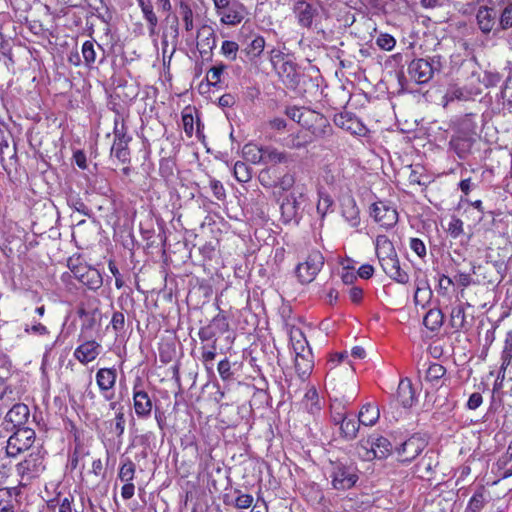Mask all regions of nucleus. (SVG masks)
Here are the masks:
<instances>
[{
  "label": "nucleus",
  "mask_w": 512,
  "mask_h": 512,
  "mask_svg": "<svg viewBox=\"0 0 512 512\" xmlns=\"http://www.w3.org/2000/svg\"><path fill=\"white\" fill-rule=\"evenodd\" d=\"M325 387L329 391L331 420L338 425L347 418L346 408L356 397L354 390L347 391L345 385L337 381L333 374H328Z\"/></svg>",
  "instance_id": "nucleus-1"
},
{
  "label": "nucleus",
  "mask_w": 512,
  "mask_h": 512,
  "mask_svg": "<svg viewBox=\"0 0 512 512\" xmlns=\"http://www.w3.org/2000/svg\"><path fill=\"white\" fill-rule=\"evenodd\" d=\"M285 113L290 119L308 129L312 128V123L317 124L319 129L313 128L312 133L318 137H324L331 132V126L328 120L319 113L311 110H303L298 107H289L286 109Z\"/></svg>",
  "instance_id": "nucleus-2"
},
{
  "label": "nucleus",
  "mask_w": 512,
  "mask_h": 512,
  "mask_svg": "<svg viewBox=\"0 0 512 512\" xmlns=\"http://www.w3.org/2000/svg\"><path fill=\"white\" fill-rule=\"evenodd\" d=\"M329 473L332 486L337 490L350 489L358 480L356 467L352 464L331 462Z\"/></svg>",
  "instance_id": "nucleus-3"
},
{
  "label": "nucleus",
  "mask_w": 512,
  "mask_h": 512,
  "mask_svg": "<svg viewBox=\"0 0 512 512\" xmlns=\"http://www.w3.org/2000/svg\"><path fill=\"white\" fill-rule=\"evenodd\" d=\"M441 68L440 58L416 59L408 66V74L418 84H424L431 80L433 74Z\"/></svg>",
  "instance_id": "nucleus-4"
},
{
  "label": "nucleus",
  "mask_w": 512,
  "mask_h": 512,
  "mask_svg": "<svg viewBox=\"0 0 512 512\" xmlns=\"http://www.w3.org/2000/svg\"><path fill=\"white\" fill-rule=\"evenodd\" d=\"M44 469V459L39 452L31 453L16 465V473L22 485H27L32 479L39 477Z\"/></svg>",
  "instance_id": "nucleus-5"
},
{
  "label": "nucleus",
  "mask_w": 512,
  "mask_h": 512,
  "mask_svg": "<svg viewBox=\"0 0 512 512\" xmlns=\"http://www.w3.org/2000/svg\"><path fill=\"white\" fill-rule=\"evenodd\" d=\"M35 441V431L29 427L17 428L7 441L6 453L15 457L19 453L28 450Z\"/></svg>",
  "instance_id": "nucleus-6"
},
{
  "label": "nucleus",
  "mask_w": 512,
  "mask_h": 512,
  "mask_svg": "<svg viewBox=\"0 0 512 512\" xmlns=\"http://www.w3.org/2000/svg\"><path fill=\"white\" fill-rule=\"evenodd\" d=\"M324 264V257L320 251H312L303 263H299L296 268V274L299 281L303 284L312 282L320 272Z\"/></svg>",
  "instance_id": "nucleus-7"
},
{
  "label": "nucleus",
  "mask_w": 512,
  "mask_h": 512,
  "mask_svg": "<svg viewBox=\"0 0 512 512\" xmlns=\"http://www.w3.org/2000/svg\"><path fill=\"white\" fill-rule=\"evenodd\" d=\"M114 136L115 139L111 148V154L122 163H126L129 161L128 143L131 138L126 134L124 123L119 124L118 121H115Z\"/></svg>",
  "instance_id": "nucleus-8"
},
{
  "label": "nucleus",
  "mask_w": 512,
  "mask_h": 512,
  "mask_svg": "<svg viewBox=\"0 0 512 512\" xmlns=\"http://www.w3.org/2000/svg\"><path fill=\"white\" fill-rule=\"evenodd\" d=\"M371 216L377 223L385 228H391L398 222L396 209L383 201L376 202L372 205Z\"/></svg>",
  "instance_id": "nucleus-9"
},
{
  "label": "nucleus",
  "mask_w": 512,
  "mask_h": 512,
  "mask_svg": "<svg viewBox=\"0 0 512 512\" xmlns=\"http://www.w3.org/2000/svg\"><path fill=\"white\" fill-rule=\"evenodd\" d=\"M273 66L282 82L288 88H296L298 86L300 74L297 70V65L293 61L286 59L279 64L273 61Z\"/></svg>",
  "instance_id": "nucleus-10"
},
{
  "label": "nucleus",
  "mask_w": 512,
  "mask_h": 512,
  "mask_svg": "<svg viewBox=\"0 0 512 512\" xmlns=\"http://www.w3.org/2000/svg\"><path fill=\"white\" fill-rule=\"evenodd\" d=\"M75 278L91 290H96L102 285V276L99 271L87 265H79L71 269Z\"/></svg>",
  "instance_id": "nucleus-11"
},
{
  "label": "nucleus",
  "mask_w": 512,
  "mask_h": 512,
  "mask_svg": "<svg viewBox=\"0 0 512 512\" xmlns=\"http://www.w3.org/2000/svg\"><path fill=\"white\" fill-rule=\"evenodd\" d=\"M292 11L299 26L311 28L317 9L305 0H294Z\"/></svg>",
  "instance_id": "nucleus-12"
},
{
  "label": "nucleus",
  "mask_w": 512,
  "mask_h": 512,
  "mask_svg": "<svg viewBox=\"0 0 512 512\" xmlns=\"http://www.w3.org/2000/svg\"><path fill=\"white\" fill-rule=\"evenodd\" d=\"M334 124L353 135L364 136L367 128L352 113L342 112L334 116Z\"/></svg>",
  "instance_id": "nucleus-13"
},
{
  "label": "nucleus",
  "mask_w": 512,
  "mask_h": 512,
  "mask_svg": "<svg viewBox=\"0 0 512 512\" xmlns=\"http://www.w3.org/2000/svg\"><path fill=\"white\" fill-rule=\"evenodd\" d=\"M424 447L425 443L422 438L412 436L397 449L399 461L411 462L422 452Z\"/></svg>",
  "instance_id": "nucleus-14"
},
{
  "label": "nucleus",
  "mask_w": 512,
  "mask_h": 512,
  "mask_svg": "<svg viewBox=\"0 0 512 512\" xmlns=\"http://www.w3.org/2000/svg\"><path fill=\"white\" fill-rule=\"evenodd\" d=\"M116 378L117 373L114 368H101L96 373V383L106 400H111L114 396L111 390L115 386Z\"/></svg>",
  "instance_id": "nucleus-15"
},
{
  "label": "nucleus",
  "mask_w": 512,
  "mask_h": 512,
  "mask_svg": "<svg viewBox=\"0 0 512 512\" xmlns=\"http://www.w3.org/2000/svg\"><path fill=\"white\" fill-rule=\"evenodd\" d=\"M384 273L392 280L400 284H406L409 281V275L400 267L398 255L387 258L379 262Z\"/></svg>",
  "instance_id": "nucleus-16"
},
{
  "label": "nucleus",
  "mask_w": 512,
  "mask_h": 512,
  "mask_svg": "<svg viewBox=\"0 0 512 512\" xmlns=\"http://www.w3.org/2000/svg\"><path fill=\"white\" fill-rule=\"evenodd\" d=\"M135 385L133 388V405L138 418H148L151 415L153 404L148 393Z\"/></svg>",
  "instance_id": "nucleus-17"
},
{
  "label": "nucleus",
  "mask_w": 512,
  "mask_h": 512,
  "mask_svg": "<svg viewBox=\"0 0 512 512\" xmlns=\"http://www.w3.org/2000/svg\"><path fill=\"white\" fill-rule=\"evenodd\" d=\"M303 198V193L299 192L298 195H296L295 192L290 193L287 195L281 206V218L284 223H289L293 220H296L298 216V211L300 207V199Z\"/></svg>",
  "instance_id": "nucleus-18"
},
{
  "label": "nucleus",
  "mask_w": 512,
  "mask_h": 512,
  "mask_svg": "<svg viewBox=\"0 0 512 512\" xmlns=\"http://www.w3.org/2000/svg\"><path fill=\"white\" fill-rule=\"evenodd\" d=\"M217 14L221 23L235 26L244 19L245 7L241 3L233 2L220 9Z\"/></svg>",
  "instance_id": "nucleus-19"
},
{
  "label": "nucleus",
  "mask_w": 512,
  "mask_h": 512,
  "mask_svg": "<svg viewBox=\"0 0 512 512\" xmlns=\"http://www.w3.org/2000/svg\"><path fill=\"white\" fill-rule=\"evenodd\" d=\"M30 417L29 407L24 403H17L5 415V423L10 424L12 428L26 427Z\"/></svg>",
  "instance_id": "nucleus-20"
},
{
  "label": "nucleus",
  "mask_w": 512,
  "mask_h": 512,
  "mask_svg": "<svg viewBox=\"0 0 512 512\" xmlns=\"http://www.w3.org/2000/svg\"><path fill=\"white\" fill-rule=\"evenodd\" d=\"M498 15L499 12L495 7H489L487 5L480 6L476 14L480 30L485 34L490 33L496 24Z\"/></svg>",
  "instance_id": "nucleus-21"
},
{
  "label": "nucleus",
  "mask_w": 512,
  "mask_h": 512,
  "mask_svg": "<svg viewBox=\"0 0 512 512\" xmlns=\"http://www.w3.org/2000/svg\"><path fill=\"white\" fill-rule=\"evenodd\" d=\"M101 346L95 340H88L79 345L74 351V357L81 363L86 364L97 358Z\"/></svg>",
  "instance_id": "nucleus-22"
},
{
  "label": "nucleus",
  "mask_w": 512,
  "mask_h": 512,
  "mask_svg": "<svg viewBox=\"0 0 512 512\" xmlns=\"http://www.w3.org/2000/svg\"><path fill=\"white\" fill-rule=\"evenodd\" d=\"M197 37L199 38L197 46L201 54L208 53L215 48L216 35L210 26L203 25L199 29Z\"/></svg>",
  "instance_id": "nucleus-23"
},
{
  "label": "nucleus",
  "mask_w": 512,
  "mask_h": 512,
  "mask_svg": "<svg viewBox=\"0 0 512 512\" xmlns=\"http://www.w3.org/2000/svg\"><path fill=\"white\" fill-rule=\"evenodd\" d=\"M397 400L404 408H410L416 401L412 383L408 379H402L397 389Z\"/></svg>",
  "instance_id": "nucleus-24"
},
{
  "label": "nucleus",
  "mask_w": 512,
  "mask_h": 512,
  "mask_svg": "<svg viewBox=\"0 0 512 512\" xmlns=\"http://www.w3.org/2000/svg\"><path fill=\"white\" fill-rule=\"evenodd\" d=\"M375 250L379 262L397 254L393 243L385 235L376 237Z\"/></svg>",
  "instance_id": "nucleus-25"
},
{
  "label": "nucleus",
  "mask_w": 512,
  "mask_h": 512,
  "mask_svg": "<svg viewBox=\"0 0 512 512\" xmlns=\"http://www.w3.org/2000/svg\"><path fill=\"white\" fill-rule=\"evenodd\" d=\"M367 444L373 448V451H375L376 454V458L378 459L386 458L392 451V445L390 441L382 436H370L367 439Z\"/></svg>",
  "instance_id": "nucleus-26"
},
{
  "label": "nucleus",
  "mask_w": 512,
  "mask_h": 512,
  "mask_svg": "<svg viewBox=\"0 0 512 512\" xmlns=\"http://www.w3.org/2000/svg\"><path fill=\"white\" fill-rule=\"evenodd\" d=\"M380 416L379 409L376 405L367 403L362 406L358 414V423L364 426H373L376 424Z\"/></svg>",
  "instance_id": "nucleus-27"
},
{
  "label": "nucleus",
  "mask_w": 512,
  "mask_h": 512,
  "mask_svg": "<svg viewBox=\"0 0 512 512\" xmlns=\"http://www.w3.org/2000/svg\"><path fill=\"white\" fill-rule=\"evenodd\" d=\"M301 356H295V369L301 378L307 377L314 366L312 351H305Z\"/></svg>",
  "instance_id": "nucleus-28"
},
{
  "label": "nucleus",
  "mask_w": 512,
  "mask_h": 512,
  "mask_svg": "<svg viewBox=\"0 0 512 512\" xmlns=\"http://www.w3.org/2000/svg\"><path fill=\"white\" fill-rule=\"evenodd\" d=\"M450 145L458 157L464 159L471 151L473 139L466 136H456L451 139Z\"/></svg>",
  "instance_id": "nucleus-29"
},
{
  "label": "nucleus",
  "mask_w": 512,
  "mask_h": 512,
  "mask_svg": "<svg viewBox=\"0 0 512 512\" xmlns=\"http://www.w3.org/2000/svg\"><path fill=\"white\" fill-rule=\"evenodd\" d=\"M342 215L351 227L355 228L360 224L359 209L353 199L343 203Z\"/></svg>",
  "instance_id": "nucleus-30"
},
{
  "label": "nucleus",
  "mask_w": 512,
  "mask_h": 512,
  "mask_svg": "<svg viewBox=\"0 0 512 512\" xmlns=\"http://www.w3.org/2000/svg\"><path fill=\"white\" fill-rule=\"evenodd\" d=\"M265 147H259L256 144L248 143L243 147V157L253 163H263Z\"/></svg>",
  "instance_id": "nucleus-31"
},
{
  "label": "nucleus",
  "mask_w": 512,
  "mask_h": 512,
  "mask_svg": "<svg viewBox=\"0 0 512 512\" xmlns=\"http://www.w3.org/2000/svg\"><path fill=\"white\" fill-rule=\"evenodd\" d=\"M512 359V331L508 332L505 339V346L502 352V364H501V372H503V378H505L506 373L509 374L512 372V367H510Z\"/></svg>",
  "instance_id": "nucleus-32"
},
{
  "label": "nucleus",
  "mask_w": 512,
  "mask_h": 512,
  "mask_svg": "<svg viewBox=\"0 0 512 512\" xmlns=\"http://www.w3.org/2000/svg\"><path fill=\"white\" fill-rule=\"evenodd\" d=\"M444 315L440 309H430L424 319L423 324L431 331H437L443 324Z\"/></svg>",
  "instance_id": "nucleus-33"
},
{
  "label": "nucleus",
  "mask_w": 512,
  "mask_h": 512,
  "mask_svg": "<svg viewBox=\"0 0 512 512\" xmlns=\"http://www.w3.org/2000/svg\"><path fill=\"white\" fill-rule=\"evenodd\" d=\"M265 47V39L262 36H256L244 49V53L250 60L259 57Z\"/></svg>",
  "instance_id": "nucleus-34"
},
{
  "label": "nucleus",
  "mask_w": 512,
  "mask_h": 512,
  "mask_svg": "<svg viewBox=\"0 0 512 512\" xmlns=\"http://www.w3.org/2000/svg\"><path fill=\"white\" fill-rule=\"evenodd\" d=\"M289 160V156L286 152L277 150L274 147L268 146L264 150V164H278L286 163Z\"/></svg>",
  "instance_id": "nucleus-35"
},
{
  "label": "nucleus",
  "mask_w": 512,
  "mask_h": 512,
  "mask_svg": "<svg viewBox=\"0 0 512 512\" xmlns=\"http://www.w3.org/2000/svg\"><path fill=\"white\" fill-rule=\"evenodd\" d=\"M445 374L446 369L444 366L438 363H432L426 371L425 380L432 386H438Z\"/></svg>",
  "instance_id": "nucleus-36"
},
{
  "label": "nucleus",
  "mask_w": 512,
  "mask_h": 512,
  "mask_svg": "<svg viewBox=\"0 0 512 512\" xmlns=\"http://www.w3.org/2000/svg\"><path fill=\"white\" fill-rule=\"evenodd\" d=\"M340 426L341 435L347 440H353L356 438L359 424L354 419H344L343 422L338 424Z\"/></svg>",
  "instance_id": "nucleus-37"
},
{
  "label": "nucleus",
  "mask_w": 512,
  "mask_h": 512,
  "mask_svg": "<svg viewBox=\"0 0 512 512\" xmlns=\"http://www.w3.org/2000/svg\"><path fill=\"white\" fill-rule=\"evenodd\" d=\"M450 321L451 326L454 329L460 330L464 328L466 322V314L462 305H458L452 308Z\"/></svg>",
  "instance_id": "nucleus-38"
},
{
  "label": "nucleus",
  "mask_w": 512,
  "mask_h": 512,
  "mask_svg": "<svg viewBox=\"0 0 512 512\" xmlns=\"http://www.w3.org/2000/svg\"><path fill=\"white\" fill-rule=\"evenodd\" d=\"M125 430V416H124V407H120L116 412L115 418L110 425L111 433L115 434L117 437H121Z\"/></svg>",
  "instance_id": "nucleus-39"
},
{
  "label": "nucleus",
  "mask_w": 512,
  "mask_h": 512,
  "mask_svg": "<svg viewBox=\"0 0 512 512\" xmlns=\"http://www.w3.org/2000/svg\"><path fill=\"white\" fill-rule=\"evenodd\" d=\"M486 499L483 490H478L470 498L465 512H480L485 506Z\"/></svg>",
  "instance_id": "nucleus-40"
},
{
  "label": "nucleus",
  "mask_w": 512,
  "mask_h": 512,
  "mask_svg": "<svg viewBox=\"0 0 512 512\" xmlns=\"http://www.w3.org/2000/svg\"><path fill=\"white\" fill-rule=\"evenodd\" d=\"M135 471V464L130 459H127L119 469L118 478L122 482H132L135 476Z\"/></svg>",
  "instance_id": "nucleus-41"
},
{
  "label": "nucleus",
  "mask_w": 512,
  "mask_h": 512,
  "mask_svg": "<svg viewBox=\"0 0 512 512\" xmlns=\"http://www.w3.org/2000/svg\"><path fill=\"white\" fill-rule=\"evenodd\" d=\"M234 176L237 181L246 183L251 179V168L246 163L237 161L234 165Z\"/></svg>",
  "instance_id": "nucleus-42"
},
{
  "label": "nucleus",
  "mask_w": 512,
  "mask_h": 512,
  "mask_svg": "<svg viewBox=\"0 0 512 512\" xmlns=\"http://www.w3.org/2000/svg\"><path fill=\"white\" fill-rule=\"evenodd\" d=\"M81 52L85 65L91 67L96 61V50L94 43L92 41H85L82 45Z\"/></svg>",
  "instance_id": "nucleus-43"
},
{
  "label": "nucleus",
  "mask_w": 512,
  "mask_h": 512,
  "mask_svg": "<svg viewBox=\"0 0 512 512\" xmlns=\"http://www.w3.org/2000/svg\"><path fill=\"white\" fill-rule=\"evenodd\" d=\"M180 15L184 22V27L186 31H191L194 27L193 24V11L189 4L186 2H180Z\"/></svg>",
  "instance_id": "nucleus-44"
},
{
  "label": "nucleus",
  "mask_w": 512,
  "mask_h": 512,
  "mask_svg": "<svg viewBox=\"0 0 512 512\" xmlns=\"http://www.w3.org/2000/svg\"><path fill=\"white\" fill-rule=\"evenodd\" d=\"M138 6L141 9L143 18L146 22H153L158 20L156 13L154 12L153 4L151 0H137Z\"/></svg>",
  "instance_id": "nucleus-45"
},
{
  "label": "nucleus",
  "mask_w": 512,
  "mask_h": 512,
  "mask_svg": "<svg viewBox=\"0 0 512 512\" xmlns=\"http://www.w3.org/2000/svg\"><path fill=\"white\" fill-rule=\"evenodd\" d=\"M0 512H14L12 494L6 488L0 489Z\"/></svg>",
  "instance_id": "nucleus-46"
},
{
  "label": "nucleus",
  "mask_w": 512,
  "mask_h": 512,
  "mask_svg": "<svg viewBox=\"0 0 512 512\" xmlns=\"http://www.w3.org/2000/svg\"><path fill=\"white\" fill-rule=\"evenodd\" d=\"M357 453L364 461H371L376 458L375 451L367 444V440H362L357 446Z\"/></svg>",
  "instance_id": "nucleus-47"
},
{
  "label": "nucleus",
  "mask_w": 512,
  "mask_h": 512,
  "mask_svg": "<svg viewBox=\"0 0 512 512\" xmlns=\"http://www.w3.org/2000/svg\"><path fill=\"white\" fill-rule=\"evenodd\" d=\"M309 142V139H307L301 133H297L294 135H290L287 138L286 146L290 149H300L305 147Z\"/></svg>",
  "instance_id": "nucleus-48"
},
{
  "label": "nucleus",
  "mask_w": 512,
  "mask_h": 512,
  "mask_svg": "<svg viewBox=\"0 0 512 512\" xmlns=\"http://www.w3.org/2000/svg\"><path fill=\"white\" fill-rule=\"evenodd\" d=\"M238 49L239 45L236 42L229 40L224 41L221 46L222 54L230 60H235L237 58Z\"/></svg>",
  "instance_id": "nucleus-49"
},
{
  "label": "nucleus",
  "mask_w": 512,
  "mask_h": 512,
  "mask_svg": "<svg viewBox=\"0 0 512 512\" xmlns=\"http://www.w3.org/2000/svg\"><path fill=\"white\" fill-rule=\"evenodd\" d=\"M209 325L217 331V334H223L229 329V323L224 315L218 314L216 315Z\"/></svg>",
  "instance_id": "nucleus-50"
},
{
  "label": "nucleus",
  "mask_w": 512,
  "mask_h": 512,
  "mask_svg": "<svg viewBox=\"0 0 512 512\" xmlns=\"http://www.w3.org/2000/svg\"><path fill=\"white\" fill-rule=\"evenodd\" d=\"M499 25L503 30L512 27V3H509L501 12L499 17Z\"/></svg>",
  "instance_id": "nucleus-51"
},
{
  "label": "nucleus",
  "mask_w": 512,
  "mask_h": 512,
  "mask_svg": "<svg viewBox=\"0 0 512 512\" xmlns=\"http://www.w3.org/2000/svg\"><path fill=\"white\" fill-rule=\"evenodd\" d=\"M218 373L223 381H230L233 378L230 361L225 358L218 363Z\"/></svg>",
  "instance_id": "nucleus-52"
},
{
  "label": "nucleus",
  "mask_w": 512,
  "mask_h": 512,
  "mask_svg": "<svg viewBox=\"0 0 512 512\" xmlns=\"http://www.w3.org/2000/svg\"><path fill=\"white\" fill-rule=\"evenodd\" d=\"M376 44L383 50L391 51L396 44V40L390 34H380L376 39Z\"/></svg>",
  "instance_id": "nucleus-53"
},
{
  "label": "nucleus",
  "mask_w": 512,
  "mask_h": 512,
  "mask_svg": "<svg viewBox=\"0 0 512 512\" xmlns=\"http://www.w3.org/2000/svg\"><path fill=\"white\" fill-rule=\"evenodd\" d=\"M217 335V331H214V329L209 324L204 327H201L198 331L199 339L202 342H217Z\"/></svg>",
  "instance_id": "nucleus-54"
},
{
  "label": "nucleus",
  "mask_w": 512,
  "mask_h": 512,
  "mask_svg": "<svg viewBox=\"0 0 512 512\" xmlns=\"http://www.w3.org/2000/svg\"><path fill=\"white\" fill-rule=\"evenodd\" d=\"M226 66L224 64H220L217 66H213L207 73V80L211 85H216L220 82L221 75L225 70Z\"/></svg>",
  "instance_id": "nucleus-55"
},
{
  "label": "nucleus",
  "mask_w": 512,
  "mask_h": 512,
  "mask_svg": "<svg viewBox=\"0 0 512 512\" xmlns=\"http://www.w3.org/2000/svg\"><path fill=\"white\" fill-rule=\"evenodd\" d=\"M463 221L459 218H452L448 225V232L453 238H458L464 231Z\"/></svg>",
  "instance_id": "nucleus-56"
},
{
  "label": "nucleus",
  "mask_w": 512,
  "mask_h": 512,
  "mask_svg": "<svg viewBox=\"0 0 512 512\" xmlns=\"http://www.w3.org/2000/svg\"><path fill=\"white\" fill-rule=\"evenodd\" d=\"M239 495L236 497L234 501V506L237 509H247L253 503V496L250 494H241L240 491H236Z\"/></svg>",
  "instance_id": "nucleus-57"
},
{
  "label": "nucleus",
  "mask_w": 512,
  "mask_h": 512,
  "mask_svg": "<svg viewBox=\"0 0 512 512\" xmlns=\"http://www.w3.org/2000/svg\"><path fill=\"white\" fill-rule=\"evenodd\" d=\"M463 98L464 92L461 88L451 87L443 96L444 106H446L449 102L454 101L455 99L461 100Z\"/></svg>",
  "instance_id": "nucleus-58"
},
{
  "label": "nucleus",
  "mask_w": 512,
  "mask_h": 512,
  "mask_svg": "<svg viewBox=\"0 0 512 512\" xmlns=\"http://www.w3.org/2000/svg\"><path fill=\"white\" fill-rule=\"evenodd\" d=\"M210 188L213 192V195L217 200H224L226 197V192L224 189L223 184L216 180V179H210L209 181Z\"/></svg>",
  "instance_id": "nucleus-59"
},
{
  "label": "nucleus",
  "mask_w": 512,
  "mask_h": 512,
  "mask_svg": "<svg viewBox=\"0 0 512 512\" xmlns=\"http://www.w3.org/2000/svg\"><path fill=\"white\" fill-rule=\"evenodd\" d=\"M411 250L420 258L426 256V246L419 238H411L409 244Z\"/></svg>",
  "instance_id": "nucleus-60"
},
{
  "label": "nucleus",
  "mask_w": 512,
  "mask_h": 512,
  "mask_svg": "<svg viewBox=\"0 0 512 512\" xmlns=\"http://www.w3.org/2000/svg\"><path fill=\"white\" fill-rule=\"evenodd\" d=\"M24 332L27 334H34V335H47L49 333L47 327L41 323H34L32 325L26 324L24 327Z\"/></svg>",
  "instance_id": "nucleus-61"
},
{
  "label": "nucleus",
  "mask_w": 512,
  "mask_h": 512,
  "mask_svg": "<svg viewBox=\"0 0 512 512\" xmlns=\"http://www.w3.org/2000/svg\"><path fill=\"white\" fill-rule=\"evenodd\" d=\"M431 296V290L427 287H417L414 293V301L416 305H424L427 298Z\"/></svg>",
  "instance_id": "nucleus-62"
},
{
  "label": "nucleus",
  "mask_w": 512,
  "mask_h": 512,
  "mask_svg": "<svg viewBox=\"0 0 512 512\" xmlns=\"http://www.w3.org/2000/svg\"><path fill=\"white\" fill-rule=\"evenodd\" d=\"M201 362L204 364L207 370L210 369V365L216 357V352L208 351V346H201Z\"/></svg>",
  "instance_id": "nucleus-63"
},
{
  "label": "nucleus",
  "mask_w": 512,
  "mask_h": 512,
  "mask_svg": "<svg viewBox=\"0 0 512 512\" xmlns=\"http://www.w3.org/2000/svg\"><path fill=\"white\" fill-rule=\"evenodd\" d=\"M512 461V441L508 444L506 452L498 459L497 469H504Z\"/></svg>",
  "instance_id": "nucleus-64"
}]
</instances>
